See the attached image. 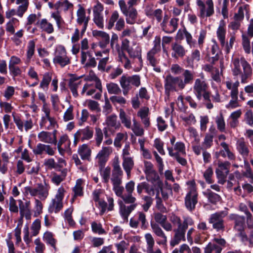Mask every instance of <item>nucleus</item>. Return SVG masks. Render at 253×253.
<instances>
[{
  "label": "nucleus",
  "instance_id": "5",
  "mask_svg": "<svg viewBox=\"0 0 253 253\" xmlns=\"http://www.w3.org/2000/svg\"><path fill=\"white\" fill-rule=\"evenodd\" d=\"M120 84L123 89V93L125 96L128 94L129 91L132 88L131 85L136 87L141 84L140 76L134 75L131 76L123 75L120 80Z\"/></svg>",
  "mask_w": 253,
  "mask_h": 253
},
{
  "label": "nucleus",
  "instance_id": "62",
  "mask_svg": "<svg viewBox=\"0 0 253 253\" xmlns=\"http://www.w3.org/2000/svg\"><path fill=\"white\" fill-rule=\"evenodd\" d=\"M211 52L212 53L213 56L211 57V58L210 59L209 61L212 64H213L219 59L218 46L216 42H214L212 45L211 49Z\"/></svg>",
  "mask_w": 253,
  "mask_h": 253
},
{
  "label": "nucleus",
  "instance_id": "16",
  "mask_svg": "<svg viewBox=\"0 0 253 253\" xmlns=\"http://www.w3.org/2000/svg\"><path fill=\"white\" fill-rule=\"evenodd\" d=\"M193 87L194 93L197 98L198 99L201 100V93L207 90L209 88V84L203 75L201 76V78H197L195 80Z\"/></svg>",
  "mask_w": 253,
  "mask_h": 253
},
{
  "label": "nucleus",
  "instance_id": "22",
  "mask_svg": "<svg viewBox=\"0 0 253 253\" xmlns=\"http://www.w3.org/2000/svg\"><path fill=\"white\" fill-rule=\"evenodd\" d=\"M155 44L154 47L148 52L147 54V59L150 64L153 67L156 66L158 63V61L155 57V55L161 49V38L160 37H156L154 41Z\"/></svg>",
  "mask_w": 253,
  "mask_h": 253
},
{
  "label": "nucleus",
  "instance_id": "55",
  "mask_svg": "<svg viewBox=\"0 0 253 253\" xmlns=\"http://www.w3.org/2000/svg\"><path fill=\"white\" fill-rule=\"evenodd\" d=\"M118 55L119 61L123 64L126 69H129L131 67L130 60L123 51L118 49Z\"/></svg>",
  "mask_w": 253,
  "mask_h": 253
},
{
  "label": "nucleus",
  "instance_id": "41",
  "mask_svg": "<svg viewBox=\"0 0 253 253\" xmlns=\"http://www.w3.org/2000/svg\"><path fill=\"white\" fill-rule=\"evenodd\" d=\"M80 77H72L69 81V86L73 96L75 97L78 95L77 88L81 84V81H79Z\"/></svg>",
  "mask_w": 253,
  "mask_h": 253
},
{
  "label": "nucleus",
  "instance_id": "52",
  "mask_svg": "<svg viewBox=\"0 0 253 253\" xmlns=\"http://www.w3.org/2000/svg\"><path fill=\"white\" fill-rule=\"evenodd\" d=\"M127 137V134L126 132L117 133L114 142L115 146L121 148L122 146V142L126 140Z\"/></svg>",
  "mask_w": 253,
  "mask_h": 253
},
{
  "label": "nucleus",
  "instance_id": "31",
  "mask_svg": "<svg viewBox=\"0 0 253 253\" xmlns=\"http://www.w3.org/2000/svg\"><path fill=\"white\" fill-rule=\"evenodd\" d=\"M92 35L94 37L100 39V41L99 42V45L101 48H105L109 43L110 37L106 32L101 31L94 30L92 32Z\"/></svg>",
  "mask_w": 253,
  "mask_h": 253
},
{
  "label": "nucleus",
  "instance_id": "24",
  "mask_svg": "<svg viewBox=\"0 0 253 253\" xmlns=\"http://www.w3.org/2000/svg\"><path fill=\"white\" fill-rule=\"evenodd\" d=\"M161 212H155L154 213V218L156 223L161 225L162 227L167 231H171L172 230V225L171 223L167 221V216L166 215L163 214Z\"/></svg>",
  "mask_w": 253,
  "mask_h": 253
},
{
  "label": "nucleus",
  "instance_id": "36",
  "mask_svg": "<svg viewBox=\"0 0 253 253\" xmlns=\"http://www.w3.org/2000/svg\"><path fill=\"white\" fill-rule=\"evenodd\" d=\"M38 138L40 141L45 143L55 144L57 142L56 138L52 137V133L48 131H42L38 133Z\"/></svg>",
  "mask_w": 253,
  "mask_h": 253
},
{
  "label": "nucleus",
  "instance_id": "34",
  "mask_svg": "<svg viewBox=\"0 0 253 253\" xmlns=\"http://www.w3.org/2000/svg\"><path fill=\"white\" fill-rule=\"evenodd\" d=\"M145 172L148 181H152L151 176H154V180L156 181L160 179L158 174L153 169V165L149 162H145Z\"/></svg>",
  "mask_w": 253,
  "mask_h": 253
},
{
  "label": "nucleus",
  "instance_id": "21",
  "mask_svg": "<svg viewBox=\"0 0 253 253\" xmlns=\"http://www.w3.org/2000/svg\"><path fill=\"white\" fill-rule=\"evenodd\" d=\"M113 149L111 147H103L97 154L95 160L99 168H102L108 160L110 155L112 153Z\"/></svg>",
  "mask_w": 253,
  "mask_h": 253
},
{
  "label": "nucleus",
  "instance_id": "58",
  "mask_svg": "<svg viewBox=\"0 0 253 253\" xmlns=\"http://www.w3.org/2000/svg\"><path fill=\"white\" fill-rule=\"evenodd\" d=\"M106 124L108 126L116 128L120 126L119 123H117V116L115 114L107 116L106 119Z\"/></svg>",
  "mask_w": 253,
  "mask_h": 253
},
{
  "label": "nucleus",
  "instance_id": "44",
  "mask_svg": "<svg viewBox=\"0 0 253 253\" xmlns=\"http://www.w3.org/2000/svg\"><path fill=\"white\" fill-rule=\"evenodd\" d=\"M225 84L227 89L231 90L230 95L235 96L238 94V87L240 83L238 81H236L233 83L231 80H229L225 82Z\"/></svg>",
  "mask_w": 253,
  "mask_h": 253
},
{
  "label": "nucleus",
  "instance_id": "27",
  "mask_svg": "<svg viewBox=\"0 0 253 253\" xmlns=\"http://www.w3.org/2000/svg\"><path fill=\"white\" fill-rule=\"evenodd\" d=\"M134 188L135 182L133 180H130L125 184V190L126 193L124 198V202L125 203H133L136 202V199L132 195Z\"/></svg>",
  "mask_w": 253,
  "mask_h": 253
},
{
  "label": "nucleus",
  "instance_id": "29",
  "mask_svg": "<svg viewBox=\"0 0 253 253\" xmlns=\"http://www.w3.org/2000/svg\"><path fill=\"white\" fill-rule=\"evenodd\" d=\"M118 204L120 206V214L125 219H127L130 213L136 208L137 205L135 203H126L127 204H130V205L126 206L121 200L118 201Z\"/></svg>",
  "mask_w": 253,
  "mask_h": 253
},
{
  "label": "nucleus",
  "instance_id": "20",
  "mask_svg": "<svg viewBox=\"0 0 253 253\" xmlns=\"http://www.w3.org/2000/svg\"><path fill=\"white\" fill-rule=\"evenodd\" d=\"M77 23L79 25H83L81 32V36H82L86 30L90 17L86 16L85 9L81 5H79V8L77 11Z\"/></svg>",
  "mask_w": 253,
  "mask_h": 253
},
{
  "label": "nucleus",
  "instance_id": "47",
  "mask_svg": "<svg viewBox=\"0 0 253 253\" xmlns=\"http://www.w3.org/2000/svg\"><path fill=\"white\" fill-rule=\"evenodd\" d=\"M119 118L122 123L126 128L129 129L131 128L132 125L130 117L128 116L122 109L120 110Z\"/></svg>",
  "mask_w": 253,
  "mask_h": 253
},
{
  "label": "nucleus",
  "instance_id": "53",
  "mask_svg": "<svg viewBox=\"0 0 253 253\" xmlns=\"http://www.w3.org/2000/svg\"><path fill=\"white\" fill-rule=\"evenodd\" d=\"M106 88L108 93L110 94H119L121 92V89L119 85L114 83H109L106 84Z\"/></svg>",
  "mask_w": 253,
  "mask_h": 253
},
{
  "label": "nucleus",
  "instance_id": "25",
  "mask_svg": "<svg viewBox=\"0 0 253 253\" xmlns=\"http://www.w3.org/2000/svg\"><path fill=\"white\" fill-rule=\"evenodd\" d=\"M150 110L148 107H141L137 112V116L140 118L144 128L147 129L151 125Z\"/></svg>",
  "mask_w": 253,
  "mask_h": 253
},
{
  "label": "nucleus",
  "instance_id": "43",
  "mask_svg": "<svg viewBox=\"0 0 253 253\" xmlns=\"http://www.w3.org/2000/svg\"><path fill=\"white\" fill-rule=\"evenodd\" d=\"M123 167L126 172V173L127 178L130 177V172L131 169L134 167V161L132 157L125 158L123 159Z\"/></svg>",
  "mask_w": 253,
  "mask_h": 253
},
{
  "label": "nucleus",
  "instance_id": "35",
  "mask_svg": "<svg viewBox=\"0 0 253 253\" xmlns=\"http://www.w3.org/2000/svg\"><path fill=\"white\" fill-rule=\"evenodd\" d=\"M236 147L238 151L242 156L243 157L249 156L250 150L244 137L237 139Z\"/></svg>",
  "mask_w": 253,
  "mask_h": 253
},
{
  "label": "nucleus",
  "instance_id": "2",
  "mask_svg": "<svg viewBox=\"0 0 253 253\" xmlns=\"http://www.w3.org/2000/svg\"><path fill=\"white\" fill-rule=\"evenodd\" d=\"M229 219L234 221V229L238 231V237L240 241L244 244H248L250 247H253V230L252 231L249 236L245 232V217L237 214H231L229 216Z\"/></svg>",
  "mask_w": 253,
  "mask_h": 253
},
{
  "label": "nucleus",
  "instance_id": "37",
  "mask_svg": "<svg viewBox=\"0 0 253 253\" xmlns=\"http://www.w3.org/2000/svg\"><path fill=\"white\" fill-rule=\"evenodd\" d=\"M183 80L180 78V83L183 89L186 85L191 84L194 79V72L189 70H184L182 72Z\"/></svg>",
  "mask_w": 253,
  "mask_h": 253
},
{
  "label": "nucleus",
  "instance_id": "48",
  "mask_svg": "<svg viewBox=\"0 0 253 253\" xmlns=\"http://www.w3.org/2000/svg\"><path fill=\"white\" fill-rule=\"evenodd\" d=\"M43 240L47 244L51 246L54 251H56V240L54 238L51 232L48 231L45 232L43 236Z\"/></svg>",
  "mask_w": 253,
  "mask_h": 253
},
{
  "label": "nucleus",
  "instance_id": "12",
  "mask_svg": "<svg viewBox=\"0 0 253 253\" xmlns=\"http://www.w3.org/2000/svg\"><path fill=\"white\" fill-rule=\"evenodd\" d=\"M53 61L54 64H58L61 67L71 63V59L67 55V51L64 46L60 45L56 47Z\"/></svg>",
  "mask_w": 253,
  "mask_h": 253
},
{
  "label": "nucleus",
  "instance_id": "30",
  "mask_svg": "<svg viewBox=\"0 0 253 253\" xmlns=\"http://www.w3.org/2000/svg\"><path fill=\"white\" fill-rule=\"evenodd\" d=\"M86 80L88 81H93L95 82V87L99 91L96 93L93 98L96 99H100L102 96V86L100 80L96 76L92 71L90 72L89 75L86 77Z\"/></svg>",
  "mask_w": 253,
  "mask_h": 253
},
{
  "label": "nucleus",
  "instance_id": "56",
  "mask_svg": "<svg viewBox=\"0 0 253 253\" xmlns=\"http://www.w3.org/2000/svg\"><path fill=\"white\" fill-rule=\"evenodd\" d=\"M215 121L217 129L220 132H225L226 125L223 114L220 113L219 115L215 117Z\"/></svg>",
  "mask_w": 253,
  "mask_h": 253
},
{
  "label": "nucleus",
  "instance_id": "17",
  "mask_svg": "<svg viewBox=\"0 0 253 253\" xmlns=\"http://www.w3.org/2000/svg\"><path fill=\"white\" fill-rule=\"evenodd\" d=\"M120 14L118 11H114L110 16L107 25V28L111 29L114 26L115 23V29L117 31H121L123 30L125 27V21L123 18H119Z\"/></svg>",
  "mask_w": 253,
  "mask_h": 253
},
{
  "label": "nucleus",
  "instance_id": "11",
  "mask_svg": "<svg viewBox=\"0 0 253 253\" xmlns=\"http://www.w3.org/2000/svg\"><path fill=\"white\" fill-rule=\"evenodd\" d=\"M196 3L199 7V16L201 18L211 17L214 13L213 2L212 0H206L205 2L203 0H196Z\"/></svg>",
  "mask_w": 253,
  "mask_h": 253
},
{
  "label": "nucleus",
  "instance_id": "57",
  "mask_svg": "<svg viewBox=\"0 0 253 253\" xmlns=\"http://www.w3.org/2000/svg\"><path fill=\"white\" fill-rule=\"evenodd\" d=\"M249 5H245L243 6H240L239 8L237 13L235 14L234 19L236 20L241 21L244 18V13L249 12Z\"/></svg>",
  "mask_w": 253,
  "mask_h": 253
},
{
  "label": "nucleus",
  "instance_id": "49",
  "mask_svg": "<svg viewBox=\"0 0 253 253\" xmlns=\"http://www.w3.org/2000/svg\"><path fill=\"white\" fill-rule=\"evenodd\" d=\"M40 28L47 34H51L54 32L53 25L48 22L46 19H42L39 23Z\"/></svg>",
  "mask_w": 253,
  "mask_h": 253
},
{
  "label": "nucleus",
  "instance_id": "51",
  "mask_svg": "<svg viewBox=\"0 0 253 253\" xmlns=\"http://www.w3.org/2000/svg\"><path fill=\"white\" fill-rule=\"evenodd\" d=\"M203 194L208 198L210 202L213 204H215L220 200L219 195L212 192L210 189H207L206 191L204 192Z\"/></svg>",
  "mask_w": 253,
  "mask_h": 253
},
{
  "label": "nucleus",
  "instance_id": "1",
  "mask_svg": "<svg viewBox=\"0 0 253 253\" xmlns=\"http://www.w3.org/2000/svg\"><path fill=\"white\" fill-rule=\"evenodd\" d=\"M232 72L234 76L239 75L242 84L247 83L253 74V70L250 63L243 56L235 57L232 60Z\"/></svg>",
  "mask_w": 253,
  "mask_h": 253
},
{
  "label": "nucleus",
  "instance_id": "46",
  "mask_svg": "<svg viewBox=\"0 0 253 253\" xmlns=\"http://www.w3.org/2000/svg\"><path fill=\"white\" fill-rule=\"evenodd\" d=\"M133 124L131 126V129L134 134L137 136H142L144 134V129L140 124L135 119L132 120Z\"/></svg>",
  "mask_w": 253,
  "mask_h": 253
},
{
  "label": "nucleus",
  "instance_id": "33",
  "mask_svg": "<svg viewBox=\"0 0 253 253\" xmlns=\"http://www.w3.org/2000/svg\"><path fill=\"white\" fill-rule=\"evenodd\" d=\"M173 147H168L169 154L170 156H176L181 154H185V144L182 142H177L173 146Z\"/></svg>",
  "mask_w": 253,
  "mask_h": 253
},
{
  "label": "nucleus",
  "instance_id": "9",
  "mask_svg": "<svg viewBox=\"0 0 253 253\" xmlns=\"http://www.w3.org/2000/svg\"><path fill=\"white\" fill-rule=\"evenodd\" d=\"M164 87L166 94L169 96L170 92L176 91L178 89L182 90V87L180 83V77H173L170 74H168L164 78Z\"/></svg>",
  "mask_w": 253,
  "mask_h": 253
},
{
  "label": "nucleus",
  "instance_id": "3",
  "mask_svg": "<svg viewBox=\"0 0 253 253\" xmlns=\"http://www.w3.org/2000/svg\"><path fill=\"white\" fill-rule=\"evenodd\" d=\"M118 4L122 13L126 18L127 24L134 25L138 23V12L134 7H128L125 0H119Z\"/></svg>",
  "mask_w": 253,
  "mask_h": 253
},
{
  "label": "nucleus",
  "instance_id": "28",
  "mask_svg": "<svg viewBox=\"0 0 253 253\" xmlns=\"http://www.w3.org/2000/svg\"><path fill=\"white\" fill-rule=\"evenodd\" d=\"M20 214L21 217H25L27 220L31 218V202L26 201L25 202L21 200H18Z\"/></svg>",
  "mask_w": 253,
  "mask_h": 253
},
{
  "label": "nucleus",
  "instance_id": "7",
  "mask_svg": "<svg viewBox=\"0 0 253 253\" xmlns=\"http://www.w3.org/2000/svg\"><path fill=\"white\" fill-rule=\"evenodd\" d=\"M121 48L126 51L130 57L138 58L140 62H142L141 47L136 42H133L130 45L129 40L125 39L122 41Z\"/></svg>",
  "mask_w": 253,
  "mask_h": 253
},
{
  "label": "nucleus",
  "instance_id": "14",
  "mask_svg": "<svg viewBox=\"0 0 253 253\" xmlns=\"http://www.w3.org/2000/svg\"><path fill=\"white\" fill-rule=\"evenodd\" d=\"M228 214L227 210L216 212L211 214L209 222L212 224V227L217 231L224 229L223 218Z\"/></svg>",
  "mask_w": 253,
  "mask_h": 253
},
{
  "label": "nucleus",
  "instance_id": "38",
  "mask_svg": "<svg viewBox=\"0 0 253 253\" xmlns=\"http://www.w3.org/2000/svg\"><path fill=\"white\" fill-rule=\"evenodd\" d=\"M226 24L224 20L220 21L219 25L216 31L217 37L222 46L225 45V35L226 33Z\"/></svg>",
  "mask_w": 253,
  "mask_h": 253
},
{
  "label": "nucleus",
  "instance_id": "19",
  "mask_svg": "<svg viewBox=\"0 0 253 253\" xmlns=\"http://www.w3.org/2000/svg\"><path fill=\"white\" fill-rule=\"evenodd\" d=\"M150 226L152 232L157 237V244L159 245L166 246L168 242L167 237L160 225L154 222H151Z\"/></svg>",
  "mask_w": 253,
  "mask_h": 253
},
{
  "label": "nucleus",
  "instance_id": "61",
  "mask_svg": "<svg viewBox=\"0 0 253 253\" xmlns=\"http://www.w3.org/2000/svg\"><path fill=\"white\" fill-rule=\"evenodd\" d=\"M86 104L87 107L91 111L97 113L100 112L101 109L100 107V105L98 102L93 100L89 99L86 101Z\"/></svg>",
  "mask_w": 253,
  "mask_h": 253
},
{
  "label": "nucleus",
  "instance_id": "64",
  "mask_svg": "<svg viewBox=\"0 0 253 253\" xmlns=\"http://www.w3.org/2000/svg\"><path fill=\"white\" fill-rule=\"evenodd\" d=\"M41 221L39 219H36L32 224L31 229L32 236H37L41 229Z\"/></svg>",
  "mask_w": 253,
  "mask_h": 253
},
{
  "label": "nucleus",
  "instance_id": "23",
  "mask_svg": "<svg viewBox=\"0 0 253 253\" xmlns=\"http://www.w3.org/2000/svg\"><path fill=\"white\" fill-rule=\"evenodd\" d=\"M113 170L112 173V177L111 180L112 183L122 182V176L123 175V171L122 170L120 165V161L118 157H115L113 160Z\"/></svg>",
  "mask_w": 253,
  "mask_h": 253
},
{
  "label": "nucleus",
  "instance_id": "42",
  "mask_svg": "<svg viewBox=\"0 0 253 253\" xmlns=\"http://www.w3.org/2000/svg\"><path fill=\"white\" fill-rule=\"evenodd\" d=\"M78 152L82 159L89 160L91 156V150L88 146L84 144L79 147Z\"/></svg>",
  "mask_w": 253,
  "mask_h": 253
},
{
  "label": "nucleus",
  "instance_id": "15",
  "mask_svg": "<svg viewBox=\"0 0 253 253\" xmlns=\"http://www.w3.org/2000/svg\"><path fill=\"white\" fill-rule=\"evenodd\" d=\"M230 163L228 162H218V167L215 170V173L218 179V182L223 184L229 172Z\"/></svg>",
  "mask_w": 253,
  "mask_h": 253
},
{
  "label": "nucleus",
  "instance_id": "13",
  "mask_svg": "<svg viewBox=\"0 0 253 253\" xmlns=\"http://www.w3.org/2000/svg\"><path fill=\"white\" fill-rule=\"evenodd\" d=\"M145 190L149 196H154L155 194L156 199V208L161 212L166 213L167 212V208L164 206L163 203V200L160 196V190L159 188L155 187V185L154 186H150L148 183L145 182Z\"/></svg>",
  "mask_w": 253,
  "mask_h": 253
},
{
  "label": "nucleus",
  "instance_id": "10",
  "mask_svg": "<svg viewBox=\"0 0 253 253\" xmlns=\"http://www.w3.org/2000/svg\"><path fill=\"white\" fill-rule=\"evenodd\" d=\"M190 186L189 191L185 198V205L186 208L189 211H192L195 208L198 202V193L195 187V183L194 181L187 182Z\"/></svg>",
  "mask_w": 253,
  "mask_h": 253
},
{
  "label": "nucleus",
  "instance_id": "26",
  "mask_svg": "<svg viewBox=\"0 0 253 253\" xmlns=\"http://www.w3.org/2000/svg\"><path fill=\"white\" fill-rule=\"evenodd\" d=\"M12 116L14 122L20 131H22L24 129L27 131L32 128L33 125L31 119L25 120L24 119L21 118V117L18 116H16L13 114Z\"/></svg>",
  "mask_w": 253,
  "mask_h": 253
},
{
  "label": "nucleus",
  "instance_id": "8",
  "mask_svg": "<svg viewBox=\"0 0 253 253\" xmlns=\"http://www.w3.org/2000/svg\"><path fill=\"white\" fill-rule=\"evenodd\" d=\"M50 188L49 185L46 183H38L36 187H26V192L32 196H38L39 199L44 201L48 197Z\"/></svg>",
  "mask_w": 253,
  "mask_h": 253
},
{
  "label": "nucleus",
  "instance_id": "40",
  "mask_svg": "<svg viewBox=\"0 0 253 253\" xmlns=\"http://www.w3.org/2000/svg\"><path fill=\"white\" fill-rule=\"evenodd\" d=\"M70 144L71 142L68 135L67 134H63L60 137L57 144V147L59 151H60V150L63 149L64 151L70 152Z\"/></svg>",
  "mask_w": 253,
  "mask_h": 253
},
{
  "label": "nucleus",
  "instance_id": "18",
  "mask_svg": "<svg viewBox=\"0 0 253 253\" xmlns=\"http://www.w3.org/2000/svg\"><path fill=\"white\" fill-rule=\"evenodd\" d=\"M93 130L89 126L79 129L74 135V144L76 145L79 141L88 140L93 137Z\"/></svg>",
  "mask_w": 253,
  "mask_h": 253
},
{
  "label": "nucleus",
  "instance_id": "54",
  "mask_svg": "<svg viewBox=\"0 0 253 253\" xmlns=\"http://www.w3.org/2000/svg\"><path fill=\"white\" fill-rule=\"evenodd\" d=\"M118 55L119 61L123 64L126 69H129L131 67L130 60L123 51L118 49Z\"/></svg>",
  "mask_w": 253,
  "mask_h": 253
},
{
  "label": "nucleus",
  "instance_id": "4",
  "mask_svg": "<svg viewBox=\"0 0 253 253\" xmlns=\"http://www.w3.org/2000/svg\"><path fill=\"white\" fill-rule=\"evenodd\" d=\"M194 222L193 219L189 216H184V225L182 227H177L173 230L174 235L170 242V245L173 247L178 245L181 241H185L186 230L189 226H192Z\"/></svg>",
  "mask_w": 253,
  "mask_h": 253
},
{
  "label": "nucleus",
  "instance_id": "6",
  "mask_svg": "<svg viewBox=\"0 0 253 253\" xmlns=\"http://www.w3.org/2000/svg\"><path fill=\"white\" fill-rule=\"evenodd\" d=\"M66 191L63 187H60L56 193L54 198L52 199L49 204L48 211L50 213H58L63 207V200Z\"/></svg>",
  "mask_w": 253,
  "mask_h": 253
},
{
  "label": "nucleus",
  "instance_id": "39",
  "mask_svg": "<svg viewBox=\"0 0 253 253\" xmlns=\"http://www.w3.org/2000/svg\"><path fill=\"white\" fill-rule=\"evenodd\" d=\"M40 126L46 129L51 130L58 126L57 122L53 117L50 116L45 118V120H41Z\"/></svg>",
  "mask_w": 253,
  "mask_h": 253
},
{
  "label": "nucleus",
  "instance_id": "63",
  "mask_svg": "<svg viewBox=\"0 0 253 253\" xmlns=\"http://www.w3.org/2000/svg\"><path fill=\"white\" fill-rule=\"evenodd\" d=\"M83 181L81 179L77 180L75 186L73 188V192L74 193V197L81 196L83 194V187H82Z\"/></svg>",
  "mask_w": 253,
  "mask_h": 253
},
{
  "label": "nucleus",
  "instance_id": "45",
  "mask_svg": "<svg viewBox=\"0 0 253 253\" xmlns=\"http://www.w3.org/2000/svg\"><path fill=\"white\" fill-rule=\"evenodd\" d=\"M171 48L173 51V52L172 53V57H183L185 55V50L181 45L177 43H174L172 44Z\"/></svg>",
  "mask_w": 253,
  "mask_h": 253
},
{
  "label": "nucleus",
  "instance_id": "60",
  "mask_svg": "<svg viewBox=\"0 0 253 253\" xmlns=\"http://www.w3.org/2000/svg\"><path fill=\"white\" fill-rule=\"evenodd\" d=\"M95 84L87 83L85 84L82 89V94H84L86 91V95L90 96L93 94L95 92Z\"/></svg>",
  "mask_w": 253,
  "mask_h": 253
},
{
  "label": "nucleus",
  "instance_id": "59",
  "mask_svg": "<svg viewBox=\"0 0 253 253\" xmlns=\"http://www.w3.org/2000/svg\"><path fill=\"white\" fill-rule=\"evenodd\" d=\"M52 79V74L47 72L45 73L40 84V87L42 89L47 88Z\"/></svg>",
  "mask_w": 253,
  "mask_h": 253
},
{
  "label": "nucleus",
  "instance_id": "50",
  "mask_svg": "<svg viewBox=\"0 0 253 253\" xmlns=\"http://www.w3.org/2000/svg\"><path fill=\"white\" fill-rule=\"evenodd\" d=\"M122 182H114L113 184V190L114 191L115 194L119 197H121L123 201L124 202L125 197L126 194H123V191L124 188L121 186Z\"/></svg>",
  "mask_w": 253,
  "mask_h": 253
},
{
  "label": "nucleus",
  "instance_id": "32",
  "mask_svg": "<svg viewBox=\"0 0 253 253\" xmlns=\"http://www.w3.org/2000/svg\"><path fill=\"white\" fill-rule=\"evenodd\" d=\"M157 182V186L159 188L160 192H161L162 199L164 201H167L170 195H172V189L170 185H168L167 182H166V187H163V183L160 180H158Z\"/></svg>",
  "mask_w": 253,
  "mask_h": 253
}]
</instances>
